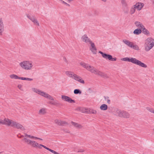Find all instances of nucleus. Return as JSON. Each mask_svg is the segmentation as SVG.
<instances>
[{
  "label": "nucleus",
  "mask_w": 154,
  "mask_h": 154,
  "mask_svg": "<svg viewBox=\"0 0 154 154\" xmlns=\"http://www.w3.org/2000/svg\"><path fill=\"white\" fill-rule=\"evenodd\" d=\"M31 90L33 92L36 93L41 96L52 100L53 101H50L49 102V103L51 105L55 106H58L60 105V104L57 100H54L53 97L46 92L34 87L32 88Z\"/></svg>",
  "instance_id": "obj_1"
},
{
  "label": "nucleus",
  "mask_w": 154,
  "mask_h": 154,
  "mask_svg": "<svg viewBox=\"0 0 154 154\" xmlns=\"http://www.w3.org/2000/svg\"><path fill=\"white\" fill-rule=\"evenodd\" d=\"M121 60L131 62L133 64L144 68H146L147 67V65L146 64L135 58L126 57L122 58Z\"/></svg>",
  "instance_id": "obj_2"
},
{
  "label": "nucleus",
  "mask_w": 154,
  "mask_h": 154,
  "mask_svg": "<svg viewBox=\"0 0 154 154\" xmlns=\"http://www.w3.org/2000/svg\"><path fill=\"white\" fill-rule=\"evenodd\" d=\"M19 65L22 69L27 71L31 70L33 67L32 62L28 60H24L20 62Z\"/></svg>",
  "instance_id": "obj_3"
},
{
  "label": "nucleus",
  "mask_w": 154,
  "mask_h": 154,
  "mask_svg": "<svg viewBox=\"0 0 154 154\" xmlns=\"http://www.w3.org/2000/svg\"><path fill=\"white\" fill-rule=\"evenodd\" d=\"M23 140L28 145H30L32 147L39 149H41L42 147L44 148H45V146L42 144H39L34 140H32L26 138H24Z\"/></svg>",
  "instance_id": "obj_4"
},
{
  "label": "nucleus",
  "mask_w": 154,
  "mask_h": 154,
  "mask_svg": "<svg viewBox=\"0 0 154 154\" xmlns=\"http://www.w3.org/2000/svg\"><path fill=\"white\" fill-rule=\"evenodd\" d=\"M154 46V40L151 37L147 38L144 44L145 50L146 51H149Z\"/></svg>",
  "instance_id": "obj_5"
},
{
  "label": "nucleus",
  "mask_w": 154,
  "mask_h": 154,
  "mask_svg": "<svg viewBox=\"0 0 154 154\" xmlns=\"http://www.w3.org/2000/svg\"><path fill=\"white\" fill-rule=\"evenodd\" d=\"M79 64L80 65L85 69L87 70L94 74L97 69L94 66L90 65L88 63H85L84 62H81Z\"/></svg>",
  "instance_id": "obj_6"
},
{
  "label": "nucleus",
  "mask_w": 154,
  "mask_h": 154,
  "mask_svg": "<svg viewBox=\"0 0 154 154\" xmlns=\"http://www.w3.org/2000/svg\"><path fill=\"white\" fill-rule=\"evenodd\" d=\"M99 53L101 54L103 57L106 59H108L109 60L112 61H116V60L117 58L116 57L113 58L112 56L110 54L103 53L101 51H99Z\"/></svg>",
  "instance_id": "obj_7"
},
{
  "label": "nucleus",
  "mask_w": 154,
  "mask_h": 154,
  "mask_svg": "<svg viewBox=\"0 0 154 154\" xmlns=\"http://www.w3.org/2000/svg\"><path fill=\"white\" fill-rule=\"evenodd\" d=\"M121 2L123 11L125 13L127 14L128 12V6L126 0H121Z\"/></svg>",
  "instance_id": "obj_8"
},
{
  "label": "nucleus",
  "mask_w": 154,
  "mask_h": 154,
  "mask_svg": "<svg viewBox=\"0 0 154 154\" xmlns=\"http://www.w3.org/2000/svg\"><path fill=\"white\" fill-rule=\"evenodd\" d=\"M26 15L27 17L31 20L35 25L37 26H39L40 25L38 21L34 16H31L29 14H27Z\"/></svg>",
  "instance_id": "obj_9"
},
{
  "label": "nucleus",
  "mask_w": 154,
  "mask_h": 154,
  "mask_svg": "<svg viewBox=\"0 0 154 154\" xmlns=\"http://www.w3.org/2000/svg\"><path fill=\"white\" fill-rule=\"evenodd\" d=\"M14 121L8 118H5L3 120L1 119V124L10 126L12 127L13 123Z\"/></svg>",
  "instance_id": "obj_10"
},
{
  "label": "nucleus",
  "mask_w": 154,
  "mask_h": 154,
  "mask_svg": "<svg viewBox=\"0 0 154 154\" xmlns=\"http://www.w3.org/2000/svg\"><path fill=\"white\" fill-rule=\"evenodd\" d=\"M72 79L75 81H77L81 83L84 84L85 83L84 80L82 79V78L80 76L77 75L75 74H74Z\"/></svg>",
  "instance_id": "obj_11"
},
{
  "label": "nucleus",
  "mask_w": 154,
  "mask_h": 154,
  "mask_svg": "<svg viewBox=\"0 0 154 154\" xmlns=\"http://www.w3.org/2000/svg\"><path fill=\"white\" fill-rule=\"evenodd\" d=\"M81 40L83 42L87 44H90L92 42L88 36L87 35L85 34L82 36Z\"/></svg>",
  "instance_id": "obj_12"
},
{
  "label": "nucleus",
  "mask_w": 154,
  "mask_h": 154,
  "mask_svg": "<svg viewBox=\"0 0 154 154\" xmlns=\"http://www.w3.org/2000/svg\"><path fill=\"white\" fill-rule=\"evenodd\" d=\"M61 99L63 100L70 103H75V102L74 100H72L69 97L66 96L62 95Z\"/></svg>",
  "instance_id": "obj_13"
},
{
  "label": "nucleus",
  "mask_w": 154,
  "mask_h": 154,
  "mask_svg": "<svg viewBox=\"0 0 154 154\" xmlns=\"http://www.w3.org/2000/svg\"><path fill=\"white\" fill-rule=\"evenodd\" d=\"M136 9L138 11H140L144 6L143 3L140 2H137L133 5Z\"/></svg>",
  "instance_id": "obj_14"
},
{
  "label": "nucleus",
  "mask_w": 154,
  "mask_h": 154,
  "mask_svg": "<svg viewBox=\"0 0 154 154\" xmlns=\"http://www.w3.org/2000/svg\"><path fill=\"white\" fill-rule=\"evenodd\" d=\"M91 46L89 47L90 50L94 54H96L97 53V49L95 47L94 43L92 42L90 44Z\"/></svg>",
  "instance_id": "obj_15"
},
{
  "label": "nucleus",
  "mask_w": 154,
  "mask_h": 154,
  "mask_svg": "<svg viewBox=\"0 0 154 154\" xmlns=\"http://www.w3.org/2000/svg\"><path fill=\"white\" fill-rule=\"evenodd\" d=\"M54 122L56 124L60 126H63L68 124V123L66 121L58 119H55L54 120Z\"/></svg>",
  "instance_id": "obj_16"
},
{
  "label": "nucleus",
  "mask_w": 154,
  "mask_h": 154,
  "mask_svg": "<svg viewBox=\"0 0 154 154\" xmlns=\"http://www.w3.org/2000/svg\"><path fill=\"white\" fill-rule=\"evenodd\" d=\"M12 127H14L18 129H20L22 130H25L24 128L22 125L15 121H14L13 123Z\"/></svg>",
  "instance_id": "obj_17"
},
{
  "label": "nucleus",
  "mask_w": 154,
  "mask_h": 154,
  "mask_svg": "<svg viewBox=\"0 0 154 154\" xmlns=\"http://www.w3.org/2000/svg\"><path fill=\"white\" fill-rule=\"evenodd\" d=\"M124 111L121 110L120 109H116L114 111V114L115 115L121 117L122 116Z\"/></svg>",
  "instance_id": "obj_18"
},
{
  "label": "nucleus",
  "mask_w": 154,
  "mask_h": 154,
  "mask_svg": "<svg viewBox=\"0 0 154 154\" xmlns=\"http://www.w3.org/2000/svg\"><path fill=\"white\" fill-rule=\"evenodd\" d=\"M94 74L104 78H108V77L106 74L103 72L97 69H96Z\"/></svg>",
  "instance_id": "obj_19"
},
{
  "label": "nucleus",
  "mask_w": 154,
  "mask_h": 154,
  "mask_svg": "<svg viewBox=\"0 0 154 154\" xmlns=\"http://www.w3.org/2000/svg\"><path fill=\"white\" fill-rule=\"evenodd\" d=\"M4 31V24L3 20L2 19H0V35H2Z\"/></svg>",
  "instance_id": "obj_20"
},
{
  "label": "nucleus",
  "mask_w": 154,
  "mask_h": 154,
  "mask_svg": "<svg viewBox=\"0 0 154 154\" xmlns=\"http://www.w3.org/2000/svg\"><path fill=\"white\" fill-rule=\"evenodd\" d=\"M71 123L74 127L78 129H81L83 128L82 125L80 124L76 123L73 122H71Z\"/></svg>",
  "instance_id": "obj_21"
},
{
  "label": "nucleus",
  "mask_w": 154,
  "mask_h": 154,
  "mask_svg": "<svg viewBox=\"0 0 154 154\" xmlns=\"http://www.w3.org/2000/svg\"><path fill=\"white\" fill-rule=\"evenodd\" d=\"M134 24L135 26L138 28L137 29H142L144 27L141 23L138 21H135L134 22Z\"/></svg>",
  "instance_id": "obj_22"
},
{
  "label": "nucleus",
  "mask_w": 154,
  "mask_h": 154,
  "mask_svg": "<svg viewBox=\"0 0 154 154\" xmlns=\"http://www.w3.org/2000/svg\"><path fill=\"white\" fill-rule=\"evenodd\" d=\"M46 109L45 108H42L38 111V114L40 115H45L47 113Z\"/></svg>",
  "instance_id": "obj_23"
},
{
  "label": "nucleus",
  "mask_w": 154,
  "mask_h": 154,
  "mask_svg": "<svg viewBox=\"0 0 154 154\" xmlns=\"http://www.w3.org/2000/svg\"><path fill=\"white\" fill-rule=\"evenodd\" d=\"M123 42L128 47L131 48L132 47L133 43L132 42H130V41L127 40H123Z\"/></svg>",
  "instance_id": "obj_24"
},
{
  "label": "nucleus",
  "mask_w": 154,
  "mask_h": 154,
  "mask_svg": "<svg viewBox=\"0 0 154 154\" xmlns=\"http://www.w3.org/2000/svg\"><path fill=\"white\" fill-rule=\"evenodd\" d=\"M65 73L66 75L68 77L72 78V79L73 78L75 74L72 71H66Z\"/></svg>",
  "instance_id": "obj_25"
},
{
  "label": "nucleus",
  "mask_w": 154,
  "mask_h": 154,
  "mask_svg": "<svg viewBox=\"0 0 154 154\" xmlns=\"http://www.w3.org/2000/svg\"><path fill=\"white\" fill-rule=\"evenodd\" d=\"M25 138H27V137H28V138H30L34 139H39V140H42V139L40 138L35 137L33 136H31L30 135H28L26 134H25Z\"/></svg>",
  "instance_id": "obj_26"
},
{
  "label": "nucleus",
  "mask_w": 154,
  "mask_h": 154,
  "mask_svg": "<svg viewBox=\"0 0 154 154\" xmlns=\"http://www.w3.org/2000/svg\"><path fill=\"white\" fill-rule=\"evenodd\" d=\"M136 9L134 7L133 5L132 7H131L130 9L129 13L131 15H132L134 14L136 11Z\"/></svg>",
  "instance_id": "obj_27"
},
{
  "label": "nucleus",
  "mask_w": 154,
  "mask_h": 154,
  "mask_svg": "<svg viewBox=\"0 0 154 154\" xmlns=\"http://www.w3.org/2000/svg\"><path fill=\"white\" fill-rule=\"evenodd\" d=\"M142 32V30L140 29H137L134 31L133 33L135 35H138L140 34Z\"/></svg>",
  "instance_id": "obj_28"
},
{
  "label": "nucleus",
  "mask_w": 154,
  "mask_h": 154,
  "mask_svg": "<svg viewBox=\"0 0 154 154\" xmlns=\"http://www.w3.org/2000/svg\"><path fill=\"white\" fill-rule=\"evenodd\" d=\"M122 116L121 117L125 118H128L130 116L129 114L127 112H126L124 111L123 114H122Z\"/></svg>",
  "instance_id": "obj_29"
},
{
  "label": "nucleus",
  "mask_w": 154,
  "mask_h": 154,
  "mask_svg": "<svg viewBox=\"0 0 154 154\" xmlns=\"http://www.w3.org/2000/svg\"><path fill=\"white\" fill-rule=\"evenodd\" d=\"M100 108L101 110H106L107 109L108 106L106 104H103L100 106Z\"/></svg>",
  "instance_id": "obj_30"
},
{
  "label": "nucleus",
  "mask_w": 154,
  "mask_h": 154,
  "mask_svg": "<svg viewBox=\"0 0 154 154\" xmlns=\"http://www.w3.org/2000/svg\"><path fill=\"white\" fill-rule=\"evenodd\" d=\"M142 29V32L143 34L148 35H149V32L145 28V27H144V28H143Z\"/></svg>",
  "instance_id": "obj_31"
},
{
  "label": "nucleus",
  "mask_w": 154,
  "mask_h": 154,
  "mask_svg": "<svg viewBox=\"0 0 154 154\" xmlns=\"http://www.w3.org/2000/svg\"><path fill=\"white\" fill-rule=\"evenodd\" d=\"M9 77L11 79H19V77L17 75L14 74H12L11 75H9Z\"/></svg>",
  "instance_id": "obj_32"
},
{
  "label": "nucleus",
  "mask_w": 154,
  "mask_h": 154,
  "mask_svg": "<svg viewBox=\"0 0 154 154\" xmlns=\"http://www.w3.org/2000/svg\"><path fill=\"white\" fill-rule=\"evenodd\" d=\"M89 111L90 113L96 114L97 113V111L93 109H89Z\"/></svg>",
  "instance_id": "obj_33"
},
{
  "label": "nucleus",
  "mask_w": 154,
  "mask_h": 154,
  "mask_svg": "<svg viewBox=\"0 0 154 154\" xmlns=\"http://www.w3.org/2000/svg\"><path fill=\"white\" fill-rule=\"evenodd\" d=\"M146 109L150 112L154 114V109L153 108L147 107H146Z\"/></svg>",
  "instance_id": "obj_34"
},
{
  "label": "nucleus",
  "mask_w": 154,
  "mask_h": 154,
  "mask_svg": "<svg viewBox=\"0 0 154 154\" xmlns=\"http://www.w3.org/2000/svg\"><path fill=\"white\" fill-rule=\"evenodd\" d=\"M146 109L150 112L154 114V109L153 108L147 107H146Z\"/></svg>",
  "instance_id": "obj_35"
},
{
  "label": "nucleus",
  "mask_w": 154,
  "mask_h": 154,
  "mask_svg": "<svg viewBox=\"0 0 154 154\" xmlns=\"http://www.w3.org/2000/svg\"><path fill=\"white\" fill-rule=\"evenodd\" d=\"M74 93L75 94H79L82 93V91L79 89H75L74 90Z\"/></svg>",
  "instance_id": "obj_36"
},
{
  "label": "nucleus",
  "mask_w": 154,
  "mask_h": 154,
  "mask_svg": "<svg viewBox=\"0 0 154 154\" xmlns=\"http://www.w3.org/2000/svg\"><path fill=\"white\" fill-rule=\"evenodd\" d=\"M59 1L60 2L63 4H64V5H65L66 6L69 7H70V5L69 4L65 2L64 1H63V0H59Z\"/></svg>",
  "instance_id": "obj_37"
},
{
  "label": "nucleus",
  "mask_w": 154,
  "mask_h": 154,
  "mask_svg": "<svg viewBox=\"0 0 154 154\" xmlns=\"http://www.w3.org/2000/svg\"><path fill=\"white\" fill-rule=\"evenodd\" d=\"M131 48H133L134 49L137 50H139L140 48L137 45H134L133 44V45L132 47Z\"/></svg>",
  "instance_id": "obj_38"
},
{
  "label": "nucleus",
  "mask_w": 154,
  "mask_h": 154,
  "mask_svg": "<svg viewBox=\"0 0 154 154\" xmlns=\"http://www.w3.org/2000/svg\"><path fill=\"white\" fill-rule=\"evenodd\" d=\"M18 88L21 90H23L22 85L21 84H19L17 85Z\"/></svg>",
  "instance_id": "obj_39"
},
{
  "label": "nucleus",
  "mask_w": 154,
  "mask_h": 154,
  "mask_svg": "<svg viewBox=\"0 0 154 154\" xmlns=\"http://www.w3.org/2000/svg\"><path fill=\"white\" fill-rule=\"evenodd\" d=\"M105 100L107 101V103L110 104V100L109 99L108 97L105 98Z\"/></svg>",
  "instance_id": "obj_40"
},
{
  "label": "nucleus",
  "mask_w": 154,
  "mask_h": 154,
  "mask_svg": "<svg viewBox=\"0 0 154 154\" xmlns=\"http://www.w3.org/2000/svg\"><path fill=\"white\" fill-rule=\"evenodd\" d=\"M26 80L29 81H32L33 80V79L32 78H26Z\"/></svg>",
  "instance_id": "obj_41"
},
{
  "label": "nucleus",
  "mask_w": 154,
  "mask_h": 154,
  "mask_svg": "<svg viewBox=\"0 0 154 154\" xmlns=\"http://www.w3.org/2000/svg\"><path fill=\"white\" fill-rule=\"evenodd\" d=\"M63 130L65 132H66L67 133H69L70 132L69 130H67V129H63Z\"/></svg>",
  "instance_id": "obj_42"
},
{
  "label": "nucleus",
  "mask_w": 154,
  "mask_h": 154,
  "mask_svg": "<svg viewBox=\"0 0 154 154\" xmlns=\"http://www.w3.org/2000/svg\"><path fill=\"white\" fill-rule=\"evenodd\" d=\"M63 59L64 61L65 62H66V63H68V61L65 57H63Z\"/></svg>",
  "instance_id": "obj_43"
},
{
  "label": "nucleus",
  "mask_w": 154,
  "mask_h": 154,
  "mask_svg": "<svg viewBox=\"0 0 154 154\" xmlns=\"http://www.w3.org/2000/svg\"><path fill=\"white\" fill-rule=\"evenodd\" d=\"M26 77H19V79L23 80H26Z\"/></svg>",
  "instance_id": "obj_44"
},
{
  "label": "nucleus",
  "mask_w": 154,
  "mask_h": 154,
  "mask_svg": "<svg viewBox=\"0 0 154 154\" xmlns=\"http://www.w3.org/2000/svg\"><path fill=\"white\" fill-rule=\"evenodd\" d=\"M84 152V150L83 149H81L78 151V152Z\"/></svg>",
  "instance_id": "obj_45"
},
{
  "label": "nucleus",
  "mask_w": 154,
  "mask_h": 154,
  "mask_svg": "<svg viewBox=\"0 0 154 154\" xmlns=\"http://www.w3.org/2000/svg\"><path fill=\"white\" fill-rule=\"evenodd\" d=\"M73 0H67L69 2H70L71 1H72Z\"/></svg>",
  "instance_id": "obj_46"
},
{
  "label": "nucleus",
  "mask_w": 154,
  "mask_h": 154,
  "mask_svg": "<svg viewBox=\"0 0 154 154\" xmlns=\"http://www.w3.org/2000/svg\"><path fill=\"white\" fill-rule=\"evenodd\" d=\"M1 119H0V124H1Z\"/></svg>",
  "instance_id": "obj_47"
},
{
  "label": "nucleus",
  "mask_w": 154,
  "mask_h": 154,
  "mask_svg": "<svg viewBox=\"0 0 154 154\" xmlns=\"http://www.w3.org/2000/svg\"><path fill=\"white\" fill-rule=\"evenodd\" d=\"M2 63V61L0 60V63Z\"/></svg>",
  "instance_id": "obj_48"
}]
</instances>
